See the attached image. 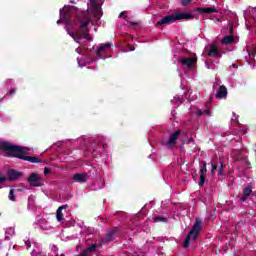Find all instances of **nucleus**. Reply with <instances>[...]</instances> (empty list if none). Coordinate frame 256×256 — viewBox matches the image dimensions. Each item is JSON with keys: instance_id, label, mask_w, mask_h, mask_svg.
<instances>
[{"instance_id": "nucleus-24", "label": "nucleus", "mask_w": 256, "mask_h": 256, "mask_svg": "<svg viewBox=\"0 0 256 256\" xmlns=\"http://www.w3.org/2000/svg\"><path fill=\"white\" fill-rule=\"evenodd\" d=\"M191 1H193V0H180V3L182 5V7H187L188 5L191 4Z\"/></svg>"}, {"instance_id": "nucleus-7", "label": "nucleus", "mask_w": 256, "mask_h": 256, "mask_svg": "<svg viewBox=\"0 0 256 256\" xmlns=\"http://www.w3.org/2000/svg\"><path fill=\"white\" fill-rule=\"evenodd\" d=\"M178 63L184 65L188 69H193L197 65V56L194 54V57L191 58H179Z\"/></svg>"}, {"instance_id": "nucleus-23", "label": "nucleus", "mask_w": 256, "mask_h": 256, "mask_svg": "<svg viewBox=\"0 0 256 256\" xmlns=\"http://www.w3.org/2000/svg\"><path fill=\"white\" fill-rule=\"evenodd\" d=\"M154 221L156 223H167V218L163 216H156L154 217Z\"/></svg>"}, {"instance_id": "nucleus-37", "label": "nucleus", "mask_w": 256, "mask_h": 256, "mask_svg": "<svg viewBox=\"0 0 256 256\" xmlns=\"http://www.w3.org/2000/svg\"><path fill=\"white\" fill-rule=\"evenodd\" d=\"M192 141H193V138H190V139L188 140L189 143H191Z\"/></svg>"}, {"instance_id": "nucleus-29", "label": "nucleus", "mask_w": 256, "mask_h": 256, "mask_svg": "<svg viewBox=\"0 0 256 256\" xmlns=\"http://www.w3.org/2000/svg\"><path fill=\"white\" fill-rule=\"evenodd\" d=\"M15 93H17V90L16 89H11L8 94L9 95H15Z\"/></svg>"}, {"instance_id": "nucleus-30", "label": "nucleus", "mask_w": 256, "mask_h": 256, "mask_svg": "<svg viewBox=\"0 0 256 256\" xmlns=\"http://www.w3.org/2000/svg\"><path fill=\"white\" fill-rule=\"evenodd\" d=\"M130 25H132V27H137V25H139V22H130Z\"/></svg>"}, {"instance_id": "nucleus-17", "label": "nucleus", "mask_w": 256, "mask_h": 256, "mask_svg": "<svg viewBox=\"0 0 256 256\" xmlns=\"http://www.w3.org/2000/svg\"><path fill=\"white\" fill-rule=\"evenodd\" d=\"M251 193H253V190L251 189V187H246L244 188L242 197L240 198V201L245 202L246 199H249V196L251 195Z\"/></svg>"}, {"instance_id": "nucleus-27", "label": "nucleus", "mask_w": 256, "mask_h": 256, "mask_svg": "<svg viewBox=\"0 0 256 256\" xmlns=\"http://www.w3.org/2000/svg\"><path fill=\"white\" fill-rule=\"evenodd\" d=\"M5 181H7V177L0 173V183H5Z\"/></svg>"}, {"instance_id": "nucleus-18", "label": "nucleus", "mask_w": 256, "mask_h": 256, "mask_svg": "<svg viewBox=\"0 0 256 256\" xmlns=\"http://www.w3.org/2000/svg\"><path fill=\"white\" fill-rule=\"evenodd\" d=\"M63 209H67V205L60 206L56 211L57 221H63Z\"/></svg>"}, {"instance_id": "nucleus-38", "label": "nucleus", "mask_w": 256, "mask_h": 256, "mask_svg": "<svg viewBox=\"0 0 256 256\" xmlns=\"http://www.w3.org/2000/svg\"><path fill=\"white\" fill-rule=\"evenodd\" d=\"M59 23H61V20H58V21H57V24H58V25H59Z\"/></svg>"}, {"instance_id": "nucleus-36", "label": "nucleus", "mask_w": 256, "mask_h": 256, "mask_svg": "<svg viewBox=\"0 0 256 256\" xmlns=\"http://www.w3.org/2000/svg\"><path fill=\"white\" fill-rule=\"evenodd\" d=\"M251 55L252 57H255V53H249V57H251Z\"/></svg>"}, {"instance_id": "nucleus-34", "label": "nucleus", "mask_w": 256, "mask_h": 256, "mask_svg": "<svg viewBox=\"0 0 256 256\" xmlns=\"http://www.w3.org/2000/svg\"><path fill=\"white\" fill-rule=\"evenodd\" d=\"M79 256H89V255H87V251H84V252L81 253Z\"/></svg>"}, {"instance_id": "nucleus-28", "label": "nucleus", "mask_w": 256, "mask_h": 256, "mask_svg": "<svg viewBox=\"0 0 256 256\" xmlns=\"http://www.w3.org/2000/svg\"><path fill=\"white\" fill-rule=\"evenodd\" d=\"M49 173H51V169L48 167L44 168V175H49Z\"/></svg>"}, {"instance_id": "nucleus-20", "label": "nucleus", "mask_w": 256, "mask_h": 256, "mask_svg": "<svg viewBox=\"0 0 256 256\" xmlns=\"http://www.w3.org/2000/svg\"><path fill=\"white\" fill-rule=\"evenodd\" d=\"M106 49H111V43L101 44L98 47L97 55H100V53H105Z\"/></svg>"}, {"instance_id": "nucleus-41", "label": "nucleus", "mask_w": 256, "mask_h": 256, "mask_svg": "<svg viewBox=\"0 0 256 256\" xmlns=\"http://www.w3.org/2000/svg\"><path fill=\"white\" fill-rule=\"evenodd\" d=\"M71 35V37H75V35L74 34H70Z\"/></svg>"}, {"instance_id": "nucleus-8", "label": "nucleus", "mask_w": 256, "mask_h": 256, "mask_svg": "<svg viewBox=\"0 0 256 256\" xmlns=\"http://www.w3.org/2000/svg\"><path fill=\"white\" fill-rule=\"evenodd\" d=\"M119 233V228H113L110 230L102 239V245H107V243H111V241H115V234Z\"/></svg>"}, {"instance_id": "nucleus-3", "label": "nucleus", "mask_w": 256, "mask_h": 256, "mask_svg": "<svg viewBox=\"0 0 256 256\" xmlns=\"http://www.w3.org/2000/svg\"><path fill=\"white\" fill-rule=\"evenodd\" d=\"M202 225H203V222L200 219H196V222L194 223V225L192 226L191 230L189 231V233L187 234L184 240L183 247L185 249H187V247L191 245V238L197 239L199 237V232L201 231Z\"/></svg>"}, {"instance_id": "nucleus-21", "label": "nucleus", "mask_w": 256, "mask_h": 256, "mask_svg": "<svg viewBox=\"0 0 256 256\" xmlns=\"http://www.w3.org/2000/svg\"><path fill=\"white\" fill-rule=\"evenodd\" d=\"M220 166L218 168V175H223L224 171H225V163L223 162V160H219Z\"/></svg>"}, {"instance_id": "nucleus-12", "label": "nucleus", "mask_w": 256, "mask_h": 256, "mask_svg": "<svg viewBox=\"0 0 256 256\" xmlns=\"http://www.w3.org/2000/svg\"><path fill=\"white\" fill-rule=\"evenodd\" d=\"M207 57H216L217 59L221 58V51H219L217 45L211 44Z\"/></svg>"}, {"instance_id": "nucleus-22", "label": "nucleus", "mask_w": 256, "mask_h": 256, "mask_svg": "<svg viewBox=\"0 0 256 256\" xmlns=\"http://www.w3.org/2000/svg\"><path fill=\"white\" fill-rule=\"evenodd\" d=\"M8 198L9 201L17 202V198L15 197V189H10Z\"/></svg>"}, {"instance_id": "nucleus-5", "label": "nucleus", "mask_w": 256, "mask_h": 256, "mask_svg": "<svg viewBox=\"0 0 256 256\" xmlns=\"http://www.w3.org/2000/svg\"><path fill=\"white\" fill-rule=\"evenodd\" d=\"M92 5V15L98 23V21H101V17H103V10H101V5L96 0H91Z\"/></svg>"}, {"instance_id": "nucleus-16", "label": "nucleus", "mask_w": 256, "mask_h": 256, "mask_svg": "<svg viewBox=\"0 0 256 256\" xmlns=\"http://www.w3.org/2000/svg\"><path fill=\"white\" fill-rule=\"evenodd\" d=\"M60 17L62 21H65V23H71V12L60 10Z\"/></svg>"}, {"instance_id": "nucleus-15", "label": "nucleus", "mask_w": 256, "mask_h": 256, "mask_svg": "<svg viewBox=\"0 0 256 256\" xmlns=\"http://www.w3.org/2000/svg\"><path fill=\"white\" fill-rule=\"evenodd\" d=\"M195 11L197 13H207V15H211V13H217V9L216 8H211V7H207V8L197 7L195 9Z\"/></svg>"}, {"instance_id": "nucleus-35", "label": "nucleus", "mask_w": 256, "mask_h": 256, "mask_svg": "<svg viewBox=\"0 0 256 256\" xmlns=\"http://www.w3.org/2000/svg\"><path fill=\"white\" fill-rule=\"evenodd\" d=\"M204 113H206V115H209V113H211L210 110H204Z\"/></svg>"}, {"instance_id": "nucleus-19", "label": "nucleus", "mask_w": 256, "mask_h": 256, "mask_svg": "<svg viewBox=\"0 0 256 256\" xmlns=\"http://www.w3.org/2000/svg\"><path fill=\"white\" fill-rule=\"evenodd\" d=\"M235 41V37L233 35L230 36H224L222 39V45H231Z\"/></svg>"}, {"instance_id": "nucleus-9", "label": "nucleus", "mask_w": 256, "mask_h": 256, "mask_svg": "<svg viewBox=\"0 0 256 256\" xmlns=\"http://www.w3.org/2000/svg\"><path fill=\"white\" fill-rule=\"evenodd\" d=\"M43 179L38 176L37 173H32L28 177V183L30 184V187H41V182Z\"/></svg>"}, {"instance_id": "nucleus-26", "label": "nucleus", "mask_w": 256, "mask_h": 256, "mask_svg": "<svg viewBox=\"0 0 256 256\" xmlns=\"http://www.w3.org/2000/svg\"><path fill=\"white\" fill-rule=\"evenodd\" d=\"M211 167H212V169H211V175H215V172L217 171V164L212 163V164H211Z\"/></svg>"}, {"instance_id": "nucleus-6", "label": "nucleus", "mask_w": 256, "mask_h": 256, "mask_svg": "<svg viewBox=\"0 0 256 256\" xmlns=\"http://www.w3.org/2000/svg\"><path fill=\"white\" fill-rule=\"evenodd\" d=\"M89 23H92V25H95V23H93L91 21V19L89 17H87L85 21H82L80 23V29H82L84 39H88L89 41H93V38H89V28H88Z\"/></svg>"}, {"instance_id": "nucleus-13", "label": "nucleus", "mask_w": 256, "mask_h": 256, "mask_svg": "<svg viewBox=\"0 0 256 256\" xmlns=\"http://www.w3.org/2000/svg\"><path fill=\"white\" fill-rule=\"evenodd\" d=\"M227 87L221 85L216 93V99H227Z\"/></svg>"}, {"instance_id": "nucleus-39", "label": "nucleus", "mask_w": 256, "mask_h": 256, "mask_svg": "<svg viewBox=\"0 0 256 256\" xmlns=\"http://www.w3.org/2000/svg\"><path fill=\"white\" fill-rule=\"evenodd\" d=\"M102 147H103V149H105V147H106L105 144H102Z\"/></svg>"}, {"instance_id": "nucleus-33", "label": "nucleus", "mask_w": 256, "mask_h": 256, "mask_svg": "<svg viewBox=\"0 0 256 256\" xmlns=\"http://www.w3.org/2000/svg\"><path fill=\"white\" fill-rule=\"evenodd\" d=\"M129 48H130V51H135V46L130 45Z\"/></svg>"}, {"instance_id": "nucleus-31", "label": "nucleus", "mask_w": 256, "mask_h": 256, "mask_svg": "<svg viewBox=\"0 0 256 256\" xmlns=\"http://www.w3.org/2000/svg\"><path fill=\"white\" fill-rule=\"evenodd\" d=\"M196 114H197L199 117H201V115H203V111L198 110V111L196 112Z\"/></svg>"}, {"instance_id": "nucleus-14", "label": "nucleus", "mask_w": 256, "mask_h": 256, "mask_svg": "<svg viewBox=\"0 0 256 256\" xmlns=\"http://www.w3.org/2000/svg\"><path fill=\"white\" fill-rule=\"evenodd\" d=\"M73 179L77 183H87V174L86 173H76L73 175Z\"/></svg>"}, {"instance_id": "nucleus-4", "label": "nucleus", "mask_w": 256, "mask_h": 256, "mask_svg": "<svg viewBox=\"0 0 256 256\" xmlns=\"http://www.w3.org/2000/svg\"><path fill=\"white\" fill-rule=\"evenodd\" d=\"M179 135H181V130L175 131L170 135L168 140L162 139L160 141V145H162L163 147H167V149L175 147V145H177V139H179Z\"/></svg>"}, {"instance_id": "nucleus-11", "label": "nucleus", "mask_w": 256, "mask_h": 256, "mask_svg": "<svg viewBox=\"0 0 256 256\" xmlns=\"http://www.w3.org/2000/svg\"><path fill=\"white\" fill-rule=\"evenodd\" d=\"M7 175L8 177L6 179L8 181H16V179H20V177H23V173L15 169H8Z\"/></svg>"}, {"instance_id": "nucleus-42", "label": "nucleus", "mask_w": 256, "mask_h": 256, "mask_svg": "<svg viewBox=\"0 0 256 256\" xmlns=\"http://www.w3.org/2000/svg\"><path fill=\"white\" fill-rule=\"evenodd\" d=\"M0 143H5V141H0Z\"/></svg>"}, {"instance_id": "nucleus-25", "label": "nucleus", "mask_w": 256, "mask_h": 256, "mask_svg": "<svg viewBox=\"0 0 256 256\" xmlns=\"http://www.w3.org/2000/svg\"><path fill=\"white\" fill-rule=\"evenodd\" d=\"M97 247H99V245H97V244H92V245H90V246L87 248L86 252H87V251L93 252V251H95V249H97Z\"/></svg>"}, {"instance_id": "nucleus-2", "label": "nucleus", "mask_w": 256, "mask_h": 256, "mask_svg": "<svg viewBox=\"0 0 256 256\" xmlns=\"http://www.w3.org/2000/svg\"><path fill=\"white\" fill-rule=\"evenodd\" d=\"M183 19H186L187 21H191V19H195V16L193 14L187 13V12L175 13L173 15H167L158 21L156 27H161V25H171V23H175V21H181Z\"/></svg>"}, {"instance_id": "nucleus-10", "label": "nucleus", "mask_w": 256, "mask_h": 256, "mask_svg": "<svg viewBox=\"0 0 256 256\" xmlns=\"http://www.w3.org/2000/svg\"><path fill=\"white\" fill-rule=\"evenodd\" d=\"M207 173V162L202 161L200 163V187H203L205 185V174Z\"/></svg>"}, {"instance_id": "nucleus-40", "label": "nucleus", "mask_w": 256, "mask_h": 256, "mask_svg": "<svg viewBox=\"0 0 256 256\" xmlns=\"http://www.w3.org/2000/svg\"><path fill=\"white\" fill-rule=\"evenodd\" d=\"M16 191H23L22 189H16Z\"/></svg>"}, {"instance_id": "nucleus-1", "label": "nucleus", "mask_w": 256, "mask_h": 256, "mask_svg": "<svg viewBox=\"0 0 256 256\" xmlns=\"http://www.w3.org/2000/svg\"><path fill=\"white\" fill-rule=\"evenodd\" d=\"M0 149H2V151H7V157H14L15 159H21L22 161H28L29 163H41V159L35 156H25L27 148L14 145L11 142H0Z\"/></svg>"}, {"instance_id": "nucleus-32", "label": "nucleus", "mask_w": 256, "mask_h": 256, "mask_svg": "<svg viewBox=\"0 0 256 256\" xmlns=\"http://www.w3.org/2000/svg\"><path fill=\"white\" fill-rule=\"evenodd\" d=\"M126 13H127L126 11L121 12V13L119 14V17H120V18L123 17V15H125Z\"/></svg>"}]
</instances>
